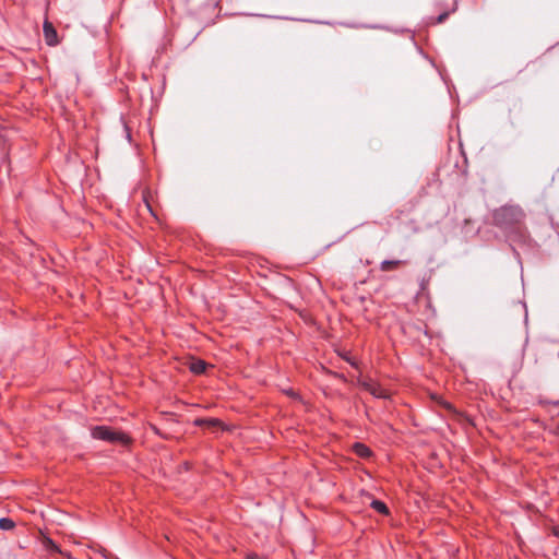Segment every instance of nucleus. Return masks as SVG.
<instances>
[{
	"label": "nucleus",
	"mask_w": 559,
	"mask_h": 559,
	"mask_svg": "<svg viewBox=\"0 0 559 559\" xmlns=\"http://www.w3.org/2000/svg\"><path fill=\"white\" fill-rule=\"evenodd\" d=\"M493 223L504 231L512 241L524 242L528 231L525 226V213L519 205H504L497 209L492 215Z\"/></svg>",
	"instance_id": "obj_1"
},
{
	"label": "nucleus",
	"mask_w": 559,
	"mask_h": 559,
	"mask_svg": "<svg viewBox=\"0 0 559 559\" xmlns=\"http://www.w3.org/2000/svg\"><path fill=\"white\" fill-rule=\"evenodd\" d=\"M91 435L94 439L123 445L129 444L131 441L128 435L120 430H115L108 426H95L91 429Z\"/></svg>",
	"instance_id": "obj_2"
},
{
	"label": "nucleus",
	"mask_w": 559,
	"mask_h": 559,
	"mask_svg": "<svg viewBox=\"0 0 559 559\" xmlns=\"http://www.w3.org/2000/svg\"><path fill=\"white\" fill-rule=\"evenodd\" d=\"M360 385L368 391L370 394H372L374 397L378 399H388L389 392L382 388L379 383L374 382L371 379L364 380L360 382Z\"/></svg>",
	"instance_id": "obj_3"
},
{
	"label": "nucleus",
	"mask_w": 559,
	"mask_h": 559,
	"mask_svg": "<svg viewBox=\"0 0 559 559\" xmlns=\"http://www.w3.org/2000/svg\"><path fill=\"white\" fill-rule=\"evenodd\" d=\"M43 32L48 46H56L58 44V34L52 23L46 20L43 25Z\"/></svg>",
	"instance_id": "obj_4"
},
{
	"label": "nucleus",
	"mask_w": 559,
	"mask_h": 559,
	"mask_svg": "<svg viewBox=\"0 0 559 559\" xmlns=\"http://www.w3.org/2000/svg\"><path fill=\"white\" fill-rule=\"evenodd\" d=\"M407 264L406 260H384L380 263V270L382 272H391L400 269Z\"/></svg>",
	"instance_id": "obj_5"
},
{
	"label": "nucleus",
	"mask_w": 559,
	"mask_h": 559,
	"mask_svg": "<svg viewBox=\"0 0 559 559\" xmlns=\"http://www.w3.org/2000/svg\"><path fill=\"white\" fill-rule=\"evenodd\" d=\"M194 425L206 428H223V423L217 418H197Z\"/></svg>",
	"instance_id": "obj_6"
},
{
	"label": "nucleus",
	"mask_w": 559,
	"mask_h": 559,
	"mask_svg": "<svg viewBox=\"0 0 559 559\" xmlns=\"http://www.w3.org/2000/svg\"><path fill=\"white\" fill-rule=\"evenodd\" d=\"M353 451L356 455L362 459H368L371 456V450L364 443L357 442L353 445Z\"/></svg>",
	"instance_id": "obj_7"
},
{
	"label": "nucleus",
	"mask_w": 559,
	"mask_h": 559,
	"mask_svg": "<svg viewBox=\"0 0 559 559\" xmlns=\"http://www.w3.org/2000/svg\"><path fill=\"white\" fill-rule=\"evenodd\" d=\"M206 364L203 360H195L191 362L190 370L195 374H201L205 371Z\"/></svg>",
	"instance_id": "obj_8"
},
{
	"label": "nucleus",
	"mask_w": 559,
	"mask_h": 559,
	"mask_svg": "<svg viewBox=\"0 0 559 559\" xmlns=\"http://www.w3.org/2000/svg\"><path fill=\"white\" fill-rule=\"evenodd\" d=\"M456 5H457V1H456V0H454V3H453L452 9H451V10H448V11H444V12H442V13H440V14L436 17V20H435L432 23H433V24H441V23H443V22L448 19V16H449L452 12H454V11L456 10Z\"/></svg>",
	"instance_id": "obj_9"
},
{
	"label": "nucleus",
	"mask_w": 559,
	"mask_h": 559,
	"mask_svg": "<svg viewBox=\"0 0 559 559\" xmlns=\"http://www.w3.org/2000/svg\"><path fill=\"white\" fill-rule=\"evenodd\" d=\"M371 508L381 514H384V515L389 514V508L386 507V504L384 502H382L380 500H373L371 502Z\"/></svg>",
	"instance_id": "obj_10"
},
{
	"label": "nucleus",
	"mask_w": 559,
	"mask_h": 559,
	"mask_svg": "<svg viewBox=\"0 0 559 559\" xmlns=\"http://www.w3.org/2000/svg\"><path fill=\"white\" fill-rule=\"evenodd\" d=\"M14 526H15V523L10 518H1L0 519V530L10 531V530L14 528Z\"/></svg>",
	"instance_id": "obj_11"
},
{
	"label": "nucleus",
	"mask_w": 559,
	"mask_h": 559,
	"mask_svg": "<svg viewBox=\"0 0 559 559\" xmlns=\"http://www.w3.org/2000/svg\"><path fill=\"white\" fill-rule=\"evenodd\" d=\"M248 559H259V557L255 554H251L248 556Z\"/></svg>",
	"instance_id": "obj_12"
},
{
	"label": "nucleus",
	"mask_w": 559,
	"mask_h": 559,
	"mask_svg": "<svg viewBox=\"0 0 559 559\" xmlns=\"http://www.w3.org/2000/svg\"><path fill=\"white\" fill-rule=\"evenodd\" d=\"M444 407L448 409H453V406L450 403H444Z\"/></svg>",
	"instance_id": "obj_13"
},
{
	"label": "nucleus",
	"mask_w": 559,
	"mask_h": 559,
	"mask_svg": "<svg viewBox=\"0 0 559 559\" xmlns=\"http://www.w3.org/2000/svg\"><path fill=\"white\" fill-rule=\"evenodd\" d=\"M554 534L559 537V528H555Z\"/></svg>",
	"instance_id": "obj_14"
},
{
	"label": "nucleus",
	"mask_w": 559,
	"mask_h": 559,
	"mask_svg": "<svg viewBox=\"0 0 559 559\" xmlns=\"http://www.w3.org/2000/svg\"><path fill=\"white\" fill-rule=\"evenodd\" d=\"M347 361H349L352 366H356V364L354 361H352L349 359H347Z\"/></svg>",
	"instance_id": "obj_15"
}]
</instances>
